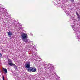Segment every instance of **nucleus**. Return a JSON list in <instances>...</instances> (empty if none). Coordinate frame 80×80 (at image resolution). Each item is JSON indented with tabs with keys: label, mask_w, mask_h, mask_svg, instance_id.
I'll return each mask as SVG.
<instances>
[{
	"label": "nucleus",
	"mask_w": 80,
	"mask_h": 80,
	"mask_svg": "<svg viewBox=\"0 0 80 80\" xmlns=\"http://www.w3.org/2000/svg\"><path fill=\"white\" fill-rule=\"evenodd\" d=\"M72 29L74 30L75 32L76 37H77L78 38H79L80 35V32L78 31H79V29L77 28H76L74 25H72Z\"/></svg>",
	"instance_id": "1"
},
{
	"label": "nucleus",
	"mask_w": 80,
	"mask_h": 80,
	"mask_svg": "<svg viewBox=\"0 0 80 80\" xmlns=\"http://www.w3.org/2000/svg\"><path fill=\"white\" fill-rule=\"evenodd\" d=\"M3 15H5V16H6V14H5V13H4V14H3Z\"/></svg>",
	"instance_id": "16"
},
{
	"label": "nucleus",
	"mask_w": 80,
	"mask_h": 80,
	"mask_svg": "<svg viewBox=\"0 0 80 80\" xmlns=\"http://www.w3.org/2000/svg\"><path fill=\"white\" fill-rule=\"evenodd\" d=\"M8 33V35L9 37H12V33L11 32H7Z\"/></svg>",
	"instance_id": "5"
},
{
	"label": "nucleus",
	"mask_w": 80,
	"mask_h": 80,
	"mask_svg": "<svg viewBox=\"0 0 80 80\" xmlns=\"http://www.w3.org/2000/svg\"><path fill=\"white\" fill-rule=\"evenodd\" d=\"M71 2H74V0H72V1H71Z\"/></svg>",
	"instance_id": "17"
},
{
	"label": "nucleus",
	"mask_w": 80,
	"mask_h": 80,
	"mask_svg": "<svg viewBox=\"0 0 80 80\" xmlns=\"http://www.w3.org/2000/svg\"><path fill=\"white\" fill-rule=\"evenodd\" d=\"M73 23L74 24V26L76 25L77 23V21L76 19L74 20L73 21Z\"/></svg>",
	"instance_id": "7"
},
{
	"label": "nucleus",
	"mask_w": 80,
	"mask_h": 80,
	"mask_svg": "<svg viewBox=\"0 0 80 80\" xmlns=\"http://www.w3.org/2000/svg\"><path fill=\"white\" fill-rule=\"evenodd\" d=\"M12 66H14V67L15 68H17V66L15 65V64H14L13 65H12Z\"/></svg>",
	"instance_id": "12"
},
{
	"label": "nucleus",
	"mask_w": 80,
	"mask_h": 80,
	"mask_svg": "<svg viewBox=\"0 0 80 80\" xmlns=\"http://www.w3.org/2000/svg\"><path fill=\"white\" fill-rule=\"evenodd\" d=\"M8 64L10 66H12V65H14V64L12 63V61L10 59L8 60Z\"/></svg>",
	"instance_id": "4"
},
{
	"label": "nucleus",
	"mask_w": 80,
	"mask_h": 80,
	"mask_svg": "<svg viewBox=\"0 0 80 80\" xmlns=\"http://www.w3.org/2000/svg\"><path fill=\"white\" fill-rule=\"evenodd\" d=\"M2 53H0V57H2Z\"/></svg>",
	"instance_id": "15"
},
{
	"label": "nucleus",
	"mask_w": 80,
	"mask_h": 80,
	"mask_svg": "<svg viewBox=\"0 0 80 80\" xmlns=\"http://www.w3.org/2000/svg\"><path fill=\"white\" fill-rule=\"evenodd\" d=\"M2 80H5V78H4V76H2Z\"/></svg>",
	"instance_id": "14"
},
{
	"label": "nucleus",
	"mask_w": 80,
	"mask_h": 80,
	"mask_svg": "<svg viewBox=\"0 0 80 80\" xmlns=\"http://www.w3.org/2000/svg\"><path fill=\"white\" fill-rule=\"evenodd\" d=\"M30 64H27L25 66V68H30Z\"/></svg>",
	"instance_id": "6"
},
{
	"label": "nucleus",
	"mask_w": 80,
	"mask_h": 80,
	"mask_svg": "<svg viewBox=\"0 0 80 80\" xmlns=\"http://www.w3.org/2000/svg\"><path fill=\"white\" fill-rule=\"evenodd\" d=\"M28 37V36H27V34L23 33L21 35V38L23 41H24L25 40H26L27 38Z\"/></svg>",
	"instance_id": "2"
},
{
	"label": "nucleus",
	"mask_w": 80,
	"mask_h": 80,
	"mask_svg": "<svg viewBox=\"0 0 80 80\" xmlns=\"http://www.w3.org/2000/svg\"><path fill=\"white\" fill-rule=\"evenodd\" d=\"M76 13L77 16H78V18H79V20H80V15H79V14L77 13V12H76Z\"/></svg>",
	"instance_id": "9"
},
{
	"label": "nucleus",
	"mask_w": 80,
	"mask_h": 80,
	"mask_svg": "<svg viewBox=\"0 0 80 80\" xmlns=\"http://www.w3.org/2000/svg\"><path fill=\"white\" fill-rule=\"evenodd\" d=\"M3 70L4 71L5 73H7V70L6 68H3Z\"/></svg>",
	"instance_id": "10"
},
{
	"label": "nucleus",
	"mask_w": 80,
	"mask_h": 80,
	"mask_svg": "<svg viewBox=\"0 0 80 80\" xmlns=\"http://www.w3.org/2000/svg\"><path fill=\"white\" fill-rule=\"evenodd\" d=\"M25 42H26V43H29L30 42V40L27 39L26 41H25Z\"/></svg>",
	"instance_id": "11"
},
{
	"label": "nucleus",
	"mask_w": 80,
	"mask_h": 80,
	"mask_svg": "<svg viewBox=\"0 0 80 80\" xmlns=\"http://www.w3.org/2000/svg\"><path fill=\"white\" fill-rule=\"evenodd\" d=\"M53 73L52 74V75H53L52 76L53 77H55V75H56V76H57V74L56 73L53 72Z\"/></svg>",
	"instance_id": "8"
},
{
	"label": "nucleus",
	"mask_w": 80,
	"mask_h": 80,
	"mask_svg": "<svg viewBox=\"0 0 80 80\" xmlns=\"http://www.w3.org/2000/svg\"><path fill=\"white\" fill-rule=\"evenodd\" d=\"M28 72H36V68H35L30 67L28 69Z\"/></svg>",
	"instance_id": "3"
},
{
	"label": "nucleus",
	"mask_w": 80,
	"mask_h": 80,
	"mask_svg": "<svg viewBox=\"0 0 80 80\" xmlns=\"http://www.w3.org/2000/svg\"><path fill=\"white\" fill-rule=\"evenodd\" d=\"M66 13H67V15H69L70 16V14L69 13H68V12H66Z\"/></svg>",
	"instance_id": "13"
}]
</instances>
